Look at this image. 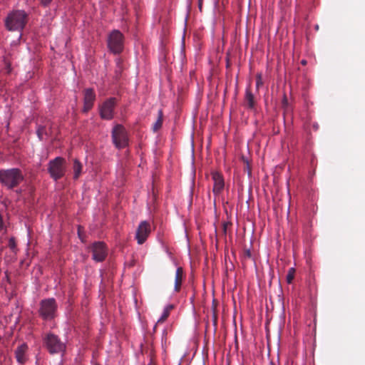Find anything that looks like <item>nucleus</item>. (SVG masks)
<instances>
[{
    "instance_id": "obj_13",
    "label": "nucleus",
    "mask_w": 365,
    "mask_h": 365,
    "mask_svg": "<svg viewBox=\"0 0 365 365\" xmlns=\"http://www.w3.org/2000/svg\"><path fill=\"white\" fill-rule=\"evenodd\" d=\"M28 350V346L26 344H21L15 350V357L16 361L21 364H24L27 361L26 352Z\"/></svg>"
},
{
    "instance_id": "obj_7",
    "label": "nucleus",
    "mask_w": 365,
    "mask_h": 365,
    "mask_svg": "<svg viewBox=\"0 0 365 365\" xmlns=\"http://www.w3.org/2000/svg\"><path fill=\"white\" fill-rule=\"evenodd\" d=\"M112 139L114 145L118 149L126 147L128 144V137L125 128L118 124L112 131Z\"/></svg>"
},
{
    "instance_id": "obj_27",
    "label": "nucleus",
    "mask_w": 365,
    "mask_h": 365,
    "mask_svg": "<svg viewBox=\"0 0 365 365\" xmlns=\"http://www.w3.org/2000/svg\"><path fill=\"white\" fill-rule=\"evenodd\" d=\"M246 255L250 257L251 256L250 251V250L246 251Z\"/></svg>"
},
{
    "instance_id": "obj_20",
    "label": "nucleus",
    "mask_w": 365,
    "mask_h": 365,
    "mask_svg": "<svg viewBox=\"0 0 365 365\" xmlns=\"http://www.w3.org/2000/svg\"><path fill=\"white\" fill-rule=\"evenodd\" d=\"M37 135L40 139L43 138L44 134H46V129L45 126H39L37 129Z\"/></svg>"
},
{
    "instance_id": "obj_23",
    "label": "nucleus",
    "mask_w": 365,
    "mask_h": 365,
    "mask_svg": "<svg viewBox=\"0 0 365 365\" xmlns=\"http://www.w3.org/2000/svg\"><path fill=\"white\" fill-rule=\"evenodd\" d=\"M41 6L44 7L48 6L53 0H38Z\"/></svg>"
},
{
    "instance_id": "obj_22",
    "label": "nucleus",
    "mask_w": 365,
    "mask_h": 365,
    "mask_svg": "<svg viewBox=\"0 0 365 365\" xmlns=\"http://www.w3.org/2000/svg\"><path fill=\"white\" fill-rule=\"evenodd\" d=\"M263 84L262 75L260 73H258L256 76V87L257 89H259L260 86H262Z\"/></svg>"
},
{
    "instance_id": "obj_18",
    "label": "nucleus",
    "mask_w": 365,
    "mask_h": 365,
    "mask_svg": "<svg viewBox=\"0 0 365 365\" xmlns=\"http://www.w3.org/2000/svg\"><path fill=\"white\" fill-rule=\"evenodd\" d=\"M295 269L291 267L289 269L287 274L286 276V281L288 284H291L294 278Z\"/></svg>"
},
{
    "instance_id": "obj_28",
    "label": "nucleus",
    "mask_w": 365,
    "mask_h": 365,
    "mask_svg": "<svg viewBox=\"0 0 365 365\" xmlns=\"http://www.w3.org/2000/svg\"><path fill=\"white\" fill-rule=\"evenodd\" d=\"M283 103L284 104H285V103L287 104V100L286 97H284V99H283Z\"/></svg>"
},
{
    "instance_id": "obj_12",
    "label": "nucleus",
    "mask_w": 365,
    "mask_h": 365,
    "mask_svg": "<svg viewBox=\"0 0 365 365\" xmlns=\"http://www.w3.org/2000/svg\"><path fill=\"white\" fill-rule=\"evenodd\" d=\"M212 178L214 181L212 192L215 195H219L225 186L222 175L219 173L215 172L212 174Z\"/></svg>"
},
{
    "instance_id": "obj_16",
    "label": "nucleus",
    "mask_w": 365,
    "mask_h": 365,
    "mask_svg": "<svg viewBox=\"0 0 365 365\" xmlns=\"http://www.w3.org/2000/svg\"><path fill=\"white\" fill-rule=\"evenodd\" d=\"M83 170V165L77 159H74L73 165V179L77 180L80 177Z\"/></svg>"
},
{
    "instance_id": "obj_15",
    "label": "nucleus",
    "mask_w": 365,
    "mask_h": 365,
    "mask_svg": "<svg viewBox=\"0 0 365 365\" xmlns=\"http://www.w3.org/2000/svg\"><path fill=\"white\" fill-rule=\"evenodd\" d=\"M183 269L181 267H178L175 273V287L174 289L175 292H178L180 290L182 278H183Z\"/></svg>"
},
{
    "instance_id": "obj_26",
    "label": "nucleus",
    "mask_w": 365,
    "mask_h": 365,
    "mask_svg": "<svg viewBox=\"0 0 365 365\" xmlns=\"http://www.w3.org/2000/svg\"><path fill=\"white\" fill-rule=\"evenodd\" d=\"M223 231L225 233L227 232V223L223 224Z\"/></svg>"
},
{
    "instance_id": "obj_5",
    "label": "nucleus",
    "mask_w": 365,
    "mask_h": 365,
    "mask_svg": "<svg viewBox=\"0 0 365 365\" xmlns=\"http://www.w3.org/2000/svg\"><path fill=\"white\" fill-rule=\"evenodd\" d=\"M66 160L61 157H56L48 163V171L56 181L63 177L66 172Z\"/></svg>"
},
{
    "instance_id": "obj_2",
    "label": "nucleus",
    "mask_w": 365,
    "mask_h": 365,
    "mask_svg": "<svg viewBox=\"0 0 365 365\" xmlns=\"http://www.w3.org/2000/svg\"><path fill=\"white\" fill-rule=\"evenodd\" d=\"M29 21V16L24 10H14L4 20L5 27L10 31H22Z\"/></svg>"
},
{
    "instance_id": "obj_14",
    "label": "nucleus",
    "mask_w": 365,
    "mask_h": 365,
    "mask_svg": "<svg viewBox=\"0 0 365 365\" xmlns=\"http://www.w3.org/2000/svg\"><path fill=\"white\" fill-rule=\"evenodd\" d=\"M245 103L249 109L253 110L255 108V97L250 87L247 88L245 91Z\"/></svg>"
},
{
    "instance_id": "obj_30",
    "label": "nucleus",
    "mask_w": 365,
    "mask_h": 365,
    "mask_svg": "<svg viewBox=\"0 0 365 365\" xmlns=\"http://www.w3.org/2000/svg\"><path fill=\"white\" fill-rule=\"evenodd\" d=\"M17 192H18V193H21V190H19Z\"/></svg>"
},
{
    "instance_id": "obj_3",
    "label": "nucleus",
    "mask_w": 365,
    "mask_h": 365,
    "mask_svg": "<svg viewBox=\"0 0 365 365\" xmlns=\"http://www.w3.org/2000/svg\"><path fill=\"white\" fill-rule=\"evenodd\" d=\"M43 341L46 349L51 354H63L66 351V344L53 333L45 334Z\"/></svg>"
},
{
    "instance_id": "obj_11",
    "label": "nucleus",
    "mask_w": 365,
    "mask_h": 365,
    "mask_svg": "<svg viewBox=\"0 0 365 365\" xmlns=\"http://www.w3.org/2000/svg\"><path fill=\"white\" fill-rule=\"evenodd\" d=\"M83 111L87 113L93 106L96 100V94L92 88H86L83 91Z\"/></svg>"
},
{
    "instance_id": "obj_29",
    "label": "nucleus",
    "mask_w": 365,
    "mask_h": 365,
    "mask_svg": "<svg viewBox=\"0 0 365 365\" xmlns=\"http://www.w3.org/2000/svg\"><path fill=\"white\" fill-rule=\"evenodd\" d=\"M302 64H306V61L302 60Z\"/></svg>"
},
{
    "instance_id": "obj_6",
    "label": "nucleus",
    "mask_w": 365,
    "mask_h": 365,
    "mask_svg": "<svg viewBox=\"0 0 365 365\" xmlns=\"http://www.w3.org/2000/svg\"><path fill=\"white\" fill-rule=\"evenodd\" d=\"M124 36L118 30H113L108 38V47L114 54H119L123 50Z\"/></svg>"
},
{
    "instance_id": "obj_21",
    "label": "nucleus",
    "mask_w": 365,
    "mask_h": 365,
    "mask_svg": "<svg viewBox=\"0 0 365 365\" xmlns=\"http://www.w3.org/2000/svg\"><path fill=\"white\" fill-rule=\"evenodd\" d=\"M170 314L168 312V310H164L162 316L158 320V323H163L169 317Z\"/></svg>"
},
{
    "instance_id": "obj_19",
    "label": "nucleus",
    "mask_w": 365,
    "mask_h": 365,
    "mask_svg": "<svg viewBox=\"0 0 365 365\" xmlns=\"http://www.w3.org/2000/svg\"><path fill=\"white\" fill-rule=\"evenodd\" d=\"M9 247L13 252H16V244L15 239L14 237H11L9 239Z\"/></svg>"
},
{
    "instance_id": "obj_9",
    "label": "nucleus",
    "mask_w": 365,
    "mask_h": 365,
    "mask_svg": "<svg viewBox=\"0 0 365 365\" xmlns=\"http://www.w3.org/2000/svg\"><path fill=\"white\" fill-rule=\"evenodd\" d=\"M91 250L92 252V258L96 262H103L108 255V249L106 244L103 242H94L91 245Z\"/></svg>"
},
{
    "instance_id": "obj_25",
    "label": "nucleus",
    "mask_w": 365,
    "mask_h": 365,
    "mask_svg": "<svg viewBox=\"0 0 365 365\" xmlns=\"http://www.w3.org/2000/svg\"><path fill=\"white\" fill-rule=\"evenodd\" d=\"M173 309V306L170 304L168 305L164 310H168V312L170 314V311Z\"/></svg>"
},
{
    "instance_id": "obj_4",
    "label": "nucleus",
    "mask_w": 365,
    "mask_h": 365,
    "mask_svg": "<svg viewBox=\"0 0 365 365\" xmlns=\"http://www.w3.org/2000/svg\"><path fill=\"white\" fill-rule=\"evenodd\" d=\"M57 304L53 298L43 299L40 302L38 314L46 321H51L56 316Z\"/></svg>"
},
{
    "instance_id": "obj_10",
    "label": "nucleus",
    "mask_w": 365,
    "mask_h": 365,
    "mask_svg": "<svg viewBox=\"0 0 365 365\" xmlns=\"http://www.w3.org/2000/svg\"><path fill=\"white\" fill-rule=\"evenodd\" d=\"M151 232L150 224L147 221L140 223L136 230L135 238L139 245L143 244Z\"/></svg>"
},
{
    "instance_id": "obj_8",
    "label": "nucleus",
    "mask_w": 365,
    "mask_h": 365,
    "mask_svg": "<svg viewBox=\"0 0 365 365\" xmlns=\"http://www.w3.org/2000/svg\"><path fill=\"white\" fill-rule=\"evenodd\" d=\"M116 103L115 98L106 100L100 107L101 118L104 120H111L113 118L114 108Z\"/></svg>"
},
{
    "instance_id": "obj_24",
    "label": "nucleus",
    "mask_w": 365,
    "mask_h": 365,
    "mask_svg": "<svg viewBox=\"0 0 365 365\" xmlns=\"http://www.w3.org/2000/svg\"><path fill=\"white\" fill-rule=\"evenodd\" d=\"M4 226V221H3V217H2L1 215L0 214V231L3 230Z\"/></svg>"
},
{
    "instance_id": "obj_17",
    "label": "nucleus",
    "mask_w": 365,
    "mask_h": 365,
    "mask_svg": "<svg viewBox=\"0 0 365 365\" xmlns=\"http://www.w3.org/2000/svg\"><path fill=\"white\" fill-rule=\"evenodd\" d=\"M163 114L162 110H158V117L155 123L153 124V129L155 132L158 131L163 125Z\"/></svg>"
},
{
    "instance_id": "obj_1",
    "label": "nucleus",
    "mask_w": 365,
    "mask_h": 365,
    "mask_svg": "<svg viewBox=\"0 0 365 365\" xmlns=\"http://www.w3.org/2000/svg\"><path fill=\"white\" fill-rule=\"evenodd\" d=\"M25 179L21 169L12 168L0 170V182L8 190L17 187Z\"/></svg>"
}]
</instances>
